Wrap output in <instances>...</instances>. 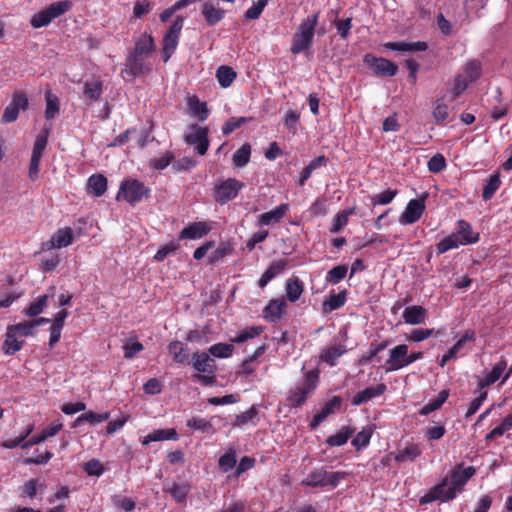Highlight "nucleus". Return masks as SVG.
<instances>
[{"label": "nucleus", "instance_id": "nucleus-14", "mask_svg": "<svg viewBox=\"0 0 512 512\" xmlns=\"http://www.w3.org/2000/svg\"><path fill=\"white\" fill-rule=\"evenodd\" d=\"M48 142V132L36 138L29 165V178L34 181L38 178L40 160Z\"/></svg>", "mask_w": 512, "mask_h": 512}, {"label": "nucleus", "instance_id": "nucleus-22", "mask_svg": "<svg viewBox=\"0 0 512 512\" xmlns=\"http://www.w3.org/2000/svg\"><path fill=\"white\" fill-rule=\"evenodd\" d=\"M211 228L206 222H194L184 227L179 239H200L210 232Z\"/></svg>", "mask_w": 512, "mask_h": 512}, {"label": "nucleus", "instance_id": "nucleus-25", "mask_svg": "<svg viewBox=\"0 0 512 512\" xmlns=\"http://www.w3.org/2000/svg\"><path fill=\"white\" fill-rule=\"evenodd\" d=\"M402 317L406 324L418 325L426 320L427 310L420 305L408 306L405 308Z\"/></svg>", "mask_w": 512, "mask_h": 512}, {"label": "nucleus", "instance_id": "nucleus-16", "mask_svg": "<svg viewBox=\"0 0 512 512\" xmlns=\"http://www.w3.org/2000/svg\"><path fill=\"white\" fill-rule=\"evenodd\" d=\"M407 351L408 346L406 344H400L392 348L385 363V371H397L407 367Z\"/></svg>", "mask_w": 512, "mask_h": 512}, {"label": "nucleus", "instance_id": "nucleus-18", "mask_svg": "<svg viewBox=\"0 0 512 512\" xmlns=\"http://www.w3.org/2000/svg\"><path fill=\"white\" fill-rule=\"evenodd\" d=\"M151 72V66L145 61V56L129 53L127 56V68L122 70L131 78H136Z\"/></svg>", "mask_w": 512, "mask_h": 512}, {"label": "nucleus", "instance_id": "nucleus-41", "mask_svg": "<svg viewBox=\"0 0 512 512\" xmlns=\"http://www.w3.org/2000/svg\"><path fill=\"white\" fill-rule=\"evenodd\" d=\"M216 78L221 87L227 88L235 80L236 72L229 66L221 65L216 71Z\"/></svg>", "mask_w": 512, "mask_h": 512}, {"label": "nucleus", "instance_id": "nucleus-2", "mask_svg": "<svg viewBox=\"0 0 512 512\" xmlns=\"http://www.w3.org/2000/svg\"><path fill=\"white\" fill-rule=\"evenodd\" d=\"M319 13L307 16L297 27L291 41L290 51L297 55L311 48L318 24Z\"/></svg>", "mask_w": 512, "mask_h": 512}, {"label": "nucleus", "instance_id": "nucleus-10", "mask_svg": "<svg viewBox=\"0 0 512 512\" xmlns=\"http://www.w3.org/2000/svg\"><path fill=\"white\" fill-rule=\"evenodd\" d=\"M29 100L25 92L15 91L12 94L11 102L6 106L1 117L3 124L12 123L17 120L20 110H27Z\"/></svg>", "mask_w": 512, "mask_h": 512}, {"label": "nucleus", "instance_id": "nucleus-6", "mask_svg": "<svg viewBox=\"0 0 512 512\" xmlns=\"http://www.w3.org/2000/svg\"><path fill=\"white\" fill-rule=\"evenodd\" d=\"M244 186L245 184L236 178L221 180L215 184L212 196L217 203L223 205L234 200Z\"/></svg>", "mask_w": 512, "mask_h": 512}, {"label": "nucleus", "instance_id": "nucleus-24", "mask_svg": "<svg viewBox=\"0 0 512 512\" xmlns=\"http://www.w3.org/2000/svg\"><path fill=\"white\" fill-rule=\"evenodd\" d=\"M341 398L339 396H334L332 399L327 401L325 405L322 407L320 412L314 415L310 427L315 429L321 422H323L331 413L334 412L335 409L340 408L341 406Z\"/></svg>", "mask_w": 512, "mask_h": 512}, {"label": "nucleus", "instance_id": "nucleus-32", "mask_svg": "<svg viewBox=\"0 0 512 512\" xmlns=\"http://www.w3.org/2000/svg\"><path fill=\"white\" fill-rule=\"evenodd\" d=\"M202 15L209 26H214L219 23L226 14L224 9L216 8L212 3L205 2L201 9Z\"/></svg>", "mask_w": 512, "mask_h": 512}, {"label": "nucleus", "instance_id": "nucleus-42", "mask_svg": "<svg viewBox=\"0 0 512 512\" xmlns=\"http://www.w3.org/2000/svg\"><path fill=\"white\" fill-rule=\"evenodd\" d=\"M168 351L176 363H185L188 360L187 347L180 341H172L168 345Z\"/></svg>", "mask_w": 512, "mask_h": 512}, {"label": "nucleus", "instance_id": "nucleus-33", "mask_svg": "<svg viewBox=\"0 0 512 512\" xmlns=\"http://www.w3.org/2000/svg\"><path fill=\"white\" fill-rule=\"evenodd\" d=\"M163 440H178V434L174 428L169 429H156L151 433L147 434L143 441V445H147L150 442L163 441Z\"/></svg>", "mask_w": 512, "mask_h": 512}, {"label": "nucleus", "instance_id": "nucleus-1", "mask_svg": "<svg viewBox=\"0 0 512 512\" xmlns=\"http://www.w3.org/2000/svg\"><path fill=\"white\" fill-rule=\"evenodd\" d=\"M319 375V370H310L304 374L302 381L298 385L289 390L286 401L290 407L300 408L306 403L307 399L317 389Z\"/></svg>", "mask_w": 512, "mask_h": 512}, {"label": "nucleus", "instance_id": "nucleus-57", "mask_svg": "<svg viewBox=\"0 0 512 512\" xmlns=\"http://www.w3.org/2000/svg\"><path fill=\"white\" fill-rule=\"evenodd\" d=\"M47 295L40 296L37 301L31 303L26 309L25 314L29 317H34L42 313L47 305Z\"/></svg>", "mask_w": 512, "mask_h": 512}, {"label": "nucleus", "instance_id": "nucleus-19", "mask_svg": "<svg viewBox=\"0 0 512 512\" xmlns=\"http://www.w3.org/2000/svg\"><path fill=\"white\" fill-rule=\"evenodd\" d=\"M506 369L507 361L503 356H501L499 361L494 364L491 371L484 378L478 381V390H486L487 387L496 383L501 377L503 378V374Z\"/></svg>", "mask_w": 512, "mask_h": 512}, {"label": "nucleus", "instance_id": "nucleus-44", "mask_svg": "<svg viewBox=\"0 0 512 512\" xmlns=\"http://www.w3.org/2000/svg\"><path fill=\"white\" fill-rule=\"evenodd\" d=\"M46 100V109H45V118L46 120H52L56 117V115L60 111V104L58 97L51 93L47 92L45 94Z\"/></svg>", "mask_w": 512, "mask_h": 512}, {"label": "nucleus", "instance_id": "nucleus-55", "mask_svg": "<svg viewBox=\"0 0 512 512\" xmlns=\"http://www.w3.org/2000/svg\"><path fill=\"white\" fill-rule=\"evenodd\" d=\"M124 358L132 359L136 354L143 351L144 346L136 339H128L123 344Z\"/></svg>", "mask_w": 512, "mask_h": 512}, {"label": "nucleus", "instance_id": "nucleus-63", "mask_svg": "<svg viewBox=\"0 0 512 512\" xmlns=\"http://www.w3.org/2000/svg\"><path fill=\"white\" fill-rule=\"evenodd\" d=\"M464 72L470 82H474L481 76V64L477 60H471L466 63Z\"/></svg>", "mask_w": 512, "mask_h": 512}, {"label": "nucleus", "instance_id": "nucleus-23", "mask_svg": "<svg viewBox=\"0 0 512 512\" xmlns=\"http://www.w3.org/2000/svg\"><path fill=\"white\" fill-rule=\"evenodd\" d=\"M287 264V259L273 261L258 280V286L264 288L273 278L285 270Z\"/></svg>", "mask_w": 512, "mask_h": 512}, {"label": "nucleus", "instance_id": "nucleus-51", "mask_svg": "<svg viewBox=\"0 0 512 512\" xmlns=\"http://www.w3.org/2000/svg\"><path fill=\"white\" fill-rule=\"evenodd\" d=\"M190 491V485L187 483H174L167 492L173 497L177 503H184Z\"/></svg>", "mask_w": 512, "mask_h": 512}, {"label": "nucleus", "instance_id": "nucleus-21", "mask_svg": "<svg viewBox=\"0 0 512 512\" xmlns=\"http://www.w3.org/2000/svg\"><path fill=\"white\" fill-rule=\"evenodd\" d=\"M386 390L387 387L384 383H379L376 386L367 387L354 395L352 398V404L355 406H360L375 397L383 395Z\"/></svg>", "mask_w": 512, "mask_h": 512}, {"label": "nucleus", "instance_id": "nucleus-40", "mask_svg": "<svg viewBox=\"0 0 512 512\" xmlns=\"http://www.w3.org/2000/svg\"><path fill=\"white\" fill-rule=\"evenodd\" d=\"M355 213V208H348L339 211L332 219V225L330 227L331 233L340 232L349 221V217Z\"/></svg>", "mask_w": 512, "mask_h": 512}, {"label": "nucleus", "instance_id": "nucleus-58", "mask_svg": "<svg viewBox=\"0 0 512 512\" xmlns=\"http://www.w3.org/2000/svg\"><path fill=\"white\" fill-rule=\"evenodd\" d=\"M398 194L397 190L387 189L371 198V203L375 205H387L393 201Z\"/></svg>", "mask_w": 512, "mask_h": 512}, {"label": "nucleus", "instance_id": "nucleus-13", "mask_svg": "<svg viewBox=\"0 0 512 512\" xmlns=\"http://www.w3.org/2000/svg\"><path fill=\"white\" fill-rule=\"evenodd\" d=\"M427 198V194H423L418 199H411L404 210V212L400 216L401 224H414L416 223L422 216L425 211V199Z\"/></svg>", "mask_w": 512, "mask_h": 512}, {"label": "nucleus", "instance_id": "nucleus-48", "mask_svg": "<svg viewBox=\"0 0 512 512\" xmlns=\"http://www.w3.org/2000/svg\"><path fill=\"white\" fill-rule=\"evenodd\" d=\"M512 428V414L507 415L500 425L496 426L485 436L486 441L494 440L500 436H502L506 431H509Z\"/></svg>", "mask_w": 512, "mask_h": 512}, {"label": "nucleus", "instance_id": "nucleus-50", "mask_svg": "<svg viewBox=\"0 0 512 512\" xmlns=\"http://www.w3.org/2000/svg\"><path fill=\"white\" fill-rule=\"evenodd\" d=\"M432 114L436 124H442L448 118L449 108L443 98H439L435 101Z\"/></svg>", "mask_w": 512, "mask_h": 512}, {"label": "nucleus", "instance_id": "nucleus-15", "mask_svg": "<svg viewBox=\"0 0 512 512\" xmlns=\"http://www.w3.org/2000/svg\"><path fill=\"white\" fill-rule=\"evenodd\" d=\"M74 241V233L70 227L58 229L50 238V240L42 244L43 250L61 249L68 247Z\"/></svg>", "mask_w": 512, "mask_h": 512}, {"label": "nucleus", "instance_id": "nucleus-37", "mask_svg": "<svg viewBox=\"0 0 512 512\" xmlns=\"http://www.w3.org/2000/svg\"><path fill=\"white\" fill-rule=\"evenodd\" d=\"M285 290L287 299L290 302H296L304 291L303 282L297 277L290 278L286 282Z\"/></svg>", "mask_w": 512, "mask_h": 512}, {"label": "nucleus", "instance_id": "nucleus-9", "mask_svg": "<svg viewBox=\"0 0 512 512\" xmlns=\"http://www.w3.org/2000/svg\"><path fill=\"white\" fill-rule=\"evenodd\" d=\"M363 63L377 76L392 77L398 72V66L393 61L371 53L364 55Z\"/></svg>", "mask_w": 512, "mask_h": 512}, {"label": "nucleus", "instance_id": "nucleus-38", "mask_svg": "<svg viewBox=\"0 0 512 512\" xmlns=\"http://www.w3.org/2000/svg\"><path fill=\"white\" fill-rule=\"evenodd\" d=\"M420 455L421 449L419 448L418 444L411 443L404 447L402 450H399L395 454L394 459L399 463L407 461L413 462Z\"/></svg>", "mask_w": 512, "mask_h": 512}, {"label": "nucleus", "instance_id": "nucleus-62", "mask_svg": "<svg viewBox=\"0 0 512 512\" xmlns=\"http://www.w3.org/2000/svg\"><path fill=\"white\" fill-rule=\"evenodd\" d=\"M187 427L201 432H208L212 429L211 421H208L201 417H192L186 422Z\"/></svg>", "mask_w": 512, "mask_h": 512}, {"label": "nucleus", "instance_id": "nucleus-7", "mask_svg": "<svg viewBox=\"0 0 512 512\" xmlns=\"http://www.w3.org/2000/svg\"><path fill=\"white\" fill-rule=\"evenodd\" d=\"M70 6L69 1L53 2L46 9L34 14L30 19V24L33 28L48 26L53 19L66 13Z\"/></svg>", "mask_w": 512, "mask_h": 512}, {"label": "nucleus", "instance_id": "nucleus-64", "mask_svg": "<svg viewBox=\"0 0 512 512\" xmlns=\"http://www.w3.org/2000/svg\"><path fill=\"white\" fill-rule=\"evenodd\" d=\"M427 166L430 172L439 173L446 167L445 157L437 153L429 159Z\"/></svg>", "mask_w": 512, "mask_h": 512}, {"label": "nucleus", "instance_id": "nucleus-3", "mask_svg": "<svg viewBox=\"0 0 512 512\" xmlns=\"http://www.w3.org/2000/svg\"><path fill=\"white\" fill-rule=\"evenodd\" d=\"M193 368L198 372L194 378L204 386H212L217 382L215 373L217 365L206 352H196L192 356Z\"/></svg>", "mask_w": 512, "mask_h": 512}, {"label": "nucleus", "instance_id": "nucleus-47", "mask_svg": "<svg viewBox=\"0 0 512 512\" xmlns=\"http://www.w3.org/2000/svg\"><path fill=\"white\" fill-rule=\"evenodd\" d=\"M501 180L499 173L492 174L482 191V198L487 201L490 200L495 192L500 188Z\"/></svg>", "mask_w": 512, "mask_h": 512}, {"label": "nucleus", "instance_id": "nucleus-20", "mask_svg": "<svg viewBox=\"0 0 512 512\" xmlns=\"http://www.w3.org/2000/svg\"><path fill=\"white\" fill-rule=\"evenodd\" d=\"M63 428V423L59 420L53 421L49 426L44 428L39 434L34 435L22 444V449H28L34 445L46 441L49 437L55 436Z\"/></svg>", "mask_w": 512, "mask_h": 512}, {"label": "nucleus", "instance_id": "nucleus-26", "mask_svg": "<svg viewBox=\"0 0 512 512\" xmlns=\"http://www.w3.org/2000/svg\"><path fill=\"white\" fill-rule=\"evenodd\" d=\"M286 308V302L283 298L272 299L263 310V317L269 322L278 321Z\"/></svg>", "mask_w": 512, "mask_h": 512}, {"label": "nucleus", "instance_id": "nucleus-56", "mask_svg": "<svg viewBox=\"0 0 512 512\" xmlns=\"http://www.w3.org/2000/svg\"><path fill=\"white\" fill-rule=\"evenodd\" d=\"M7 328L11 330L16 336L27 337L33 335L34 326L31 321H25L15 325H9Z\"/></svg>", "mask_w": 512, "mask_h": 512}, {"label": "nucleus", "instance_id": "nucleus-31", "mask_svg": "<svg viewBox=\"0 0 512 512\" xmlns=\"http://www.w3.org/2000/svg\"><path fill=\"white\" fill-rule=\"evenodd\" d=\"M385 47L393 51L415 52L426 51L428 49V44L424 41H417L413 43H408L405 41H396L385 43Z\"/></svg>", "mask_w": 512, "mask_h": 512}, {"label": "nucleus", "instance_id": "nucleus-43", "mask_svg": "<svg viewBox=\"0 0 512 512\" xmlns=\"http://www.w3.org/2000/svg\"><path fill=\"white\" fill-rule=\"evenodd\" d=\"M251 157V145L249 143H244L234 154L232 157V161L235 167L242 168L249 161Z\"/></svg>", "mask_w": 512, "mask_h": 512}, {"label": "nucleus", "instance_id": "nucleus-45", "mask_svg": "<svg viewBox=\"0 0 512 512\" xmlns=\"http://www.w3.org/2000/svg\"><path fill=\"white\" fill-rule=\"evenodd\" d=\"M109 418H110L109 412L96 413L93 411H88V412L80 415L79 417H77L73 427H76L77 425H79L82 422H88L90 424L101 423L103 421H107Z\"/></svg>", "mask_w": 512, "mask_h": 512}, {"label": "nucleus", "instance_id": "nucleus-30", "mask_svg": "<svg viewBox=\"0 0 512 512\" xmlns=\"http://www.w3.org/2000/svg\"><path fill=\"white\" fill-rule=\"evenodd\" d=\"M289 209V204L283 203L275 209L265 212L258 217L259 225H270L272 223H278L284 217L285 213Z\"/></svg>", "mask_w": 512, "mask_h": 512}, {"label": "nucleus", "instance_id": "nucleus-11", "mask_svg": "<svg viewBox=\"0 0 512 512\" xmlns=\"http://www.w3.org/2000/svg\"><path fill=\"white\" fill-rule=\"evenodd\" d=\"M449 478L445 477L441 482L431 487L426 494L420 497L419 503L426 505L436 500L449 502L455 498V493L449 487Z\"/></svg>", "mask_w": 512, "mask_h": 512}, {"label": "nucleus", "instance_id": "nucleus-61", "mask_svg": "<svg viewBox=\"0 0 512 512\" xmlns=\"http://www.w3.org/2000/svg\"><path fill=\"white\" fill-rule=\"evenodd\" d=\"M478 391H479V395L476 398H474L469 404L468 410L465 414L466 419L473 416L479 410V408L482 406L483 402L487 399L488 392L486 390H478Z\"/></svg>", "mask_w": 512, "mask_h": 512}, {"label": "nucleus", "instance_id": "nucleus-4", "mask_svg": "<svg viewBox=\"0 0 512 512\" xmlns=\"http://www.w3.org/2000/svg\"><path fill=\"white\" fill-rule=\"evenodd\" d=\"M347 475L348 473L344 471L329 472L325 467H319L310 471L301 481V485L311 488H323L326 486L335 488Z\"/></svg>", "mask_w": 512, "mask_h": 512}, {"label": "nucleus", "instance_id": "nucleus-8", "mask_svg": "<svg viewBox=\"0 0 512 512\" xmlns=\"http://www.w3.org/2000/svg\"><path fill=\"white\" fill-rule=\"evenodd\" d=\"M183 24L184 18L177 16L162 39L161 57L165 63L169 61L178 46Z\"/></svg>", "mask_w": 512, "mask_h": 512}, {"label": "nucleus", "instance_id": "nucleus-53", "mask_svg": "<svg viewBox=\"0 0 512 512\" xmlns=\"http://www.w3.org/2000/svg\"><path fill=\"white\" fill-rule=\"evenodd\" d=\"M348 267L346 265H337L330 269L325 277L326 282L331 284H338L347 275Z\"/></svg>", "mask_w": 512, "mask_h": 512}, {"label": "nucleus", "instance_id": "nucleus-52", "mask_svg": "<svg viewBox=\"0 0 512 512\" xmlns=\"http://www.w3.org/2000/svg\"><path fill=\"white\" fill-rule=\"evenodd\" d=\"M208 351L216 358H228L233 354L234 346L230 343H216Z\"/></svg>", "mask_w": 512, "mask_h": 512}, {"label": "nucleus", "instance_id": "nucleus-60", "mask_svg": "<svg viewBox=\"0 0 512 512\" xmlns=\"http://www.w3.org/2000/svg\"><path fill=\"white\" fill-rule=\"evenodd\" d=\"M192 113L199 117L200 120H205L208 117L209 111L205 102H200L198 98L193 97L189 101Z\"/></svg>", "mask_w": 512, "mask_h": 512}, {"label": "nucleus", "instance_id": "nucleus-29", "mask_svg": "<svg viewBox=\"0 0 512 512\" xmlns=\"http://www.w3.org/2000/svg\"><path fill=\"white\" fill-rule=\"evenodd\" d=\"M155 49V42L152 35L144 32L136 41L135 46L129 53L147 56Z\"/></svg>", "mask_w": 512, "mask_h": 512}, {"label": "nucleus", "instance_id": "nucleus-34", "mask_svg": "<svg viewBox=\"0 0 512 512\" xmlns=\"http://www.w3.org/2000/svg\"><path fill=\"white\" fill-rule=\"evenodd\" d=\"M346 352L345 346L341 344H334L324 348L320 353L321 361L334 366L337 360Z\"/></svg>", "mask_w": 512, "mask_h": 512}, {"label": "nucleus", "instance_id": "nucleus-17", "mask_svg": "<svg viewBox=\"0 0 512 512\" xmlns=\"http://www.w3.org/2000/svg\"><path fill=\"white\" fill-rule=\"evenodd\" d=\"M191 129L194 130V132L185 136L186 143L195 145V150L199 155L206 154L209 148L208 129L199 127L198 125H192Z\"/></svg>", "mask_w": 512, "mask_h": 512}, {"label": "nucleus", "instance_id": "nucleus-35", "mask_svg": "<svg viewBox=\"0 0 512 512\" xmlns=\"http://www.w3.org/2000/svg\"><path fill=\"white\" fill-rule=\"evenodd\" d=\"M356 429L350 426L342 427L336 434L329 436L326 439V444L334 446H342L347 443L349 438L355 433Z\"/></svg>", "mask_w": 512, "mask_h": 512}, {"label": "nucleus", "instance_id": "nucleus-49", "mask_svg": "<svg viewBox=\"0 0 512 512\" xmlns=\"http://www.w3.org/2000/svg\"><path fill=\"white\" fill-rule=\"evenodd\" d=\"M103 93V83L100 80L86 82L84 84V95L91 101H98Z\"/></svg>", "mask_w": 512, "mask_h": 512}, {"label": "nucleus", "instance_id": "nucleus-59", "mask_svg": "<svg viewBox=\"0 0 512 512\" xmlns=\"http://www.w3.org/2000/svg\"><path fill=\"white\" fill-rule=\"evenodd\" d=\"M387 346H388V341H383L379 344L371 343V348H370L369 352L366 355L361 357V359L359 360V363L367 364V363L372 362L376 358L378 353H380L381 351L386 349Z\"/></svg>", "mask_w": 512, "mask_h": 512}, {"label": "nucleus", "instance_id": "nucleus-39", "mask_svg": "<svg viewBox=\"0 0 512 512\" xmlns=\"http://www.w3.org/2000/svg\"><path fill=\"white\" fill-rule=\"evenodd\" d=\"M455 234L459 235L462 245L473 244L478 241V235H473L471 224L465 220L458 221V230Z\"/></svg>", "mask_w": 512, "mask_h": 512}, {"label": "nucleus", "instance_id": "nucleus-12", "mask_svg": "<svg viewBox=\"0 0 512 512\" xmlns=\"http://www.w3.org/2000/svg\"><path fill=\"white\" fill-rule=\"evenodd\" d=\"M476 469L473 466L463 467L462 464H458L452 469L447 476L449 478V487L455 493L461 492L465 484L470 478L474 476Z\"/></svg>", "mask_w": 512, "mask_h": 512}, {"label": "nucleus", "instance_id": "nucleus-36", "mask_svg": "<svg viewBox=\"0 0 512 512\" xmlns=\"http://www.w3.org/2000/svg\"><path fill=\"white\" fill-rule=\"evenodd\" d=\"M11 330L7 328L5 334V341L2 345V351L6 355H14L16 352L20 351L23 347L24 341H19Z\"/></svg>", "mask_w": 512, "mask_h": 512}, {"label": "nucleus", "instance_id": "nucleus-46", "mask_svg": "<svg viewBox=\"0 0 512 512\" xmlns=\"http://www.w3.org/2000/svg\"><path fill=\"white\" fill-rule=\"evenodd\" d=\"M460 245H462L461 240L458 234L452 233L449 236L443 238L440 242L437 243V253L443 254L451 249H456Z\"/></svg>", "mask_w": 512, "mask_h": 512}, {"label": "nucleus", "instance_id": "nucleus-27", "mask_svg": "<svg viewBox=\"0 0 512 512\" xmlns=\"http://www.w3.org/2000/svg\"><path fill=\"white\" fill-rule=\"evenodd\" d=\"M107 190V178L103 174H93L87 181V193L101 197Z\"/></svg>", "mask_w": 512, "mask_h": 512}, {"label": "nucleus", "instance_id": "nucleus-28", "mask_svg": "<svg viewBox=\"0 0 512 512\" xmlns=\"http://www.w3.org/2000/svg\"><path fill=\"white\" fill-rule=\"evenodd\" d=\"M347 299V290L344 289L339 293H334L333 291L325 298L323 301V312L331 313L334 310L341 308Z\"/></svg>", "mask_w": 512, "mask_h": 512}, {"label": "nucleus", "instance_id": "nucleus-5", "mask_svg": "<svg viewBox=\"0 0 512 512\" xmlns=\"http://www.w3.org/2000/svg\"><path fill=\"white\" fill-rule=\"evenodd\" d=\"M150 188L137 179H124L119 187L116 200H124L131 205L141 202L143 199L150 197Z\"/></svg>", "mask_w": 512, "mask_h": 512}, {"label": "nucleus", "instance_id": "nucleus-54", "mask_svg": "<svg viewBox=\"0 0 512 512\" xmlns=\"http://www.w3.org/2000/svg\"><path fill=\"white\" fill-rule=\"evenodd\" d=\"M219 468L222 472L226 473L232 470L237 463L236 452L233 449H229L219 458Z\"/></svg>", "mask_w": 512, "mask_h": 512}]
</instances>
